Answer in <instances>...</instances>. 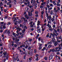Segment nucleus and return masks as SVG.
<instances>
[{
	"label": "nucleus",
	"instance_id": "obj_14",
	"mask_svg": "<svg viewBox=\"0 0 62 62\" xmlns=\"http://www.w3.org/2000/svg\"><path fill=\"white\" fill-rule=\"evenodd\" d=\"M38 33H40L41 32V31L40 30V29H38L37 30Z\"/></svg>",
	"mask_w": 62,
	"mask_h": 62
},
{
	"label": "nucleus",
	"instance_id": "obj_64",
	"mask_svg": "<svg viewBox=\"0 0 62 62\" xmlns=\"http://www.w3.org/2000/svg\"><path fill=\"white\" fill-rule=\"evenodd\" d=\"M55 25H53V28H55Z\"/></svg>",
	"mask_w": 62,
	"mask_h": 62
},
{
	"label": "nucleus",
	"instance_id": "obj_2",
	"mask_svg": "<svg viewBox=\"0 0 62 62\" xmlns=\"http://www.w3.org/2000/svg\"><path fill=\"white\" fill-rule=\"evenodd\" d=\"M32 9H31V12H28V15L29 16H32V12H33V11H34V9L33 8H32Z\"/></svg>",
	"mask_w": 62,
	"mask_h": 62
},
{
	"label": "nucleus",
	"instance_id": "obj_32",
	"mask_svg": "<svg viewBox=\"0 0 62 62\" xmlns=\"http://www.w3.org/2000/svg\"><path fill=\"white\" fill-rule=\"evenodd\" d=\"M44 11H42L41 12V13L42 14V15H41V16H42V15L43 14V13H44Z\"/></svg>",
	"mask_w": 62,
	"mask_h": 62
},
{
	"label": "nucleus",
	"instance_id": "obj_60",
	"mask_svg": "<svg viewBox=\"0 0 62 62\" xmlns=\"http://www.w3.org/2000/svg\"><path fill=\"white\" fill-rule=\"evenodd\" d=\"M16 60L17 61H19V58H18V57L16 58Z\"/></svg>",
	"mask_w": 62,
	"mask_h": 62
},
{
	"label": "nucleus",
	"instance_id": "obj_43",
	"mask_svg": "<svg viewBox=\"0 0 62 62\" xmlns=\"http://www.w3.org/2000/svg\"><path fill=\"white\" fill-rule=\"evenodd\" d=\"M18 47V48H17V49H18L19 48V49H20V48H22V47H23V45H21L20 46V47Z\"/></svg>",
	"mask_w": 62,
	"mask_h": 62
},
{
	"label": "nucleus",
	"instance_id": "obj_45",
	"mask_svg": "<svg viewBox=\"0 0 62 62\" xmlns=\"http://www.w3.org/2000/svg\"><path fill=\"white\" fill-rule=\"evenodd\" d=\"M58 35V33H56L55 34V36L56 37H57Z\"/></svg>",
	"mask_w": 62,
	"mask_h": 62
},
{
	"label": "nucleus",
	"instance_id": "obj_22",
	"mask_svg": "<svg viewBox=\"0 0 62 62\" xmlns=\"http://www.w3.org/2000/svg\"><path fill=\"white\" fill-rule=\"evenodd\" d=\"M28 42V41L27 40L26 41H25V42L24 43V44L26 45L27 44H28V42Z\"/></svg>",
	"mask_w": 62,
	"mask_h": 62
},
{
	"label": "nucleus",
	"instance_id": "obj_31",
	"mask_svg": "<svg viewBox=\"0 0 62 62\" xmlns=\"http://www.w3.org/2000/svg\"><path fill=\"white\" fill-rule=\"evenodd\" d=\"M47 26H48V27H50V26H51L50 25V24L48 23L47 25Z\"/></svg>",
	"mask_w": 62,
	"mask_h": 62
},
{
	"label": "nucleus",
	"instance_id": "obj_61",
	"mask_svg": "<svg viewBox=\"0 0 62 62\" xmlns=\"http://www.w3.org/2000/svg\"><path fill=\"white\" fill-rule=\"evenodd\" d=\"M61 2L60 1V0H58V1L57 2V3H60Z\"/></svg>",
	"mask_w": 62,
	"mask_h": 62
},
{
	"label": "nucleus",
	"instance_id": "obj_3",
	"mask_svg": "<svg viewBox=\"0 0 62 62\" xmlns=\"http://www.w3.org/2000/svg\"><path fill=\"white\" fill-rule=\"evenodd\" d=\"M26 30H25V29H23V30H22V32L23 34H22L21 35V36H20L21 38H23V35H24V33H25V31Z\"/></svg>",
	"mask_w": 62,
	"mask_h": 62
},
{
	"label": "nucleus",
	"instance_id": "obj_50",
	"mask_svg": "<svg viewBox=\"0 0 62 62\" xmlns=\"http://www.w3.org/2000/svg\"><path fill=\"white\" fill-rule=\"evenodd\" d=\"M50 17L49 18V21H51V20H52V17H51V16H50Z\"/></svg>",
	"mask_w": 62,
	"mask_h": 62
},
{
	"label": "nucleus",
	"instance_id": "obj_41",
	"mask_svg": "<svg viewBox=\"0 0 62 62\" xmlns=\"http://www.w3.org/2000/svg\"><path fill=\"white\" fill-rule=\"evenodd\" d=\"M7 25H10V22H8V23L7 24Z\"/></svg>",
	"mask_w": 62,
	"mask_h": 62
},
{
	"label": "nucleus",
	"instance_id": "obj_4",
	"mask_svg": "<svg viewBox=\"0 0 62 62\" xmlns=\"http://www.w3.org/2000/svg\"><path fill=\"white\" fill-rule=\"evenodd\" d=\"M4 34H5V33H7L8 35L9 34H10V32L8 30H6L5 31V32H3Z\"/></svg>",
	"mask_w": 62,
	"mask_h": 62
},
{
	"label": "nucleus",
	"instance_id": "obj_5",
	"mask_svg": "<svg viewBox=\"0 0 62 62\" xmlns=\"http://www.w3.org/2000/svg\"><path fill=\"white\" fill-rule=\"evenodd\" d=\"M19 41H20V39H17L15 40L14 42L16 43V44H18L19 43Z\"/></svg>",
	"mask_w": 62,
	"mask_h": 62
},
{
	"label": "nucleus",
	"instance_id": "obj_36",
	"mask_svg": "<svg viewBox=\"0 0 62 62\" xmlns=\"http://www.w3.org/2000/svg\"><path fill=\"white\" fill-rule=\"evenodd\" d=\"M16 32L17 33L18 35H19V31H18V30H17L16 31Z\"/></svg>",
	"mask_w": 62,
	"mask_h": 62
},
{
	"label": "nucleus",
	"instance_id": "obj_40",
	"mask_svg": "<svg viewBox=\"0 0 62 62\" xmlns=\"http://www.w3.org/2000/svg\"><path fill=\"white\" fill-rule=\"evenodd\" d=\"M24 29H27V27H26V26L25 25V26H24Z\"/></svg>",
	"mask_w": 62,
	"mask_h": 62
},
{
	"label": "nucleus",
	"instance_id": "obj_16",
	"mask_svg": "<svg viewBox=\"0 0 62 62\" xmlns=\"http://www.w3.org/2000/svg\"><path fill=\"white\" fill-rule=\"evenodd\" d=\"M53 18L51 19L52 22H53L54 21V18L55 17L54 16H53Z\"/></svg>",
	"mask_w": 62,
	"mask_h": 62
},
{
	"label": "nucleus",
	"instance_id": "obj_21",
	"mask_svg": "<svg viewBox=\"0 0 62 62\" xmlns=\"http://www.w3.org/2000/svg\"><path fill=\"white\" fill-rule=\"evenodd\" d=\"M50 14H51V15H54V13L52 11L50 12Z\"/></svg>",
	"mask_w": 62,
	"mask_h": 62
},
{
	"label": "nucleus",
	"instance_id": "obj_8",
	"mask_svg": "<svg viewBox=\"0 0 62 62\" xmlns=\"http://www.w3.org/2000/svg\"><path fill=\"white\" fill-rule=\"evenodd\" d=\"M54 46H57V45H58V42H57V41H55L54 42Z\"/></svg>",
	"mask_w": 62,
	"mask_h": 62
},
{
	"label": "nucleus",
	"instance_id": "obj_19",
	"mask_svg": "<svg viewBox=\"0 0 62 62\" xmlns=\"http://www.w3.org/2000/svg\"><path fill=\"white\" fill-rule=\"evenodd\" d=\"M50 51L52 52H53L54 51V49H50Z\"/></svg>",
	"mask_w": 62,
	"mask_h": 62
},
{
	"label": "nucleus",
	"instance_id": "obj_47",
	"mask_svg": "<svg viewBox=\"0 0 62 62\" xmlns=\"http://www.w3.org/2000/svg\"><path fill=\"white\" fill-rule=\"evenodd\" d=\"M52 22H51V21H48V23H51Z\"/></svg>",
	"mask_w": 62,
	"mask_h": 62
},
{
	"label": "nucleus",
	"instance_id": "obj_13",
	"mask_svg": "<svg viewBox=\"0 0 62 62\" xmlns=\"http://www.w3.org/2000/svg\"><path fill=\"white\" fill-rule=\"evenodd\" d=\"M37 26H39V25H40V22L39 21H38V22H37Z\"/></svg>",
	"mask_w": 62,
	"mask_h": 62
},
{
	"label": "nucleus",
	"instance_id": "obj_58",
	"mask_svg": "<svg viewBox=\"0 0 62 62\" xmlns=\"http://www.w3.org/2000/svg\"><path fill=\"white\" fill-rule=\"evenodd\" d=\"M33 23V22H31L29 23L30 24H32Z\"/></svg>",
	"mask_w": 62,
	"mask_h": 62
},
{
	"label": "nucleus",
	"instance_id": "obj_56",
	"mask_svg": "<svg viewBox=\"0 0 62 62\" xmlns=\"http://www.w3.org/2000/svg\"><path fill=\"white\" fill-rule=\"evenodd\" d=\"M25 18H24V17H22L21 18V19H23V21L24 20V19H25Z\"/></svg>",
	"mask_w": 62,
	"mask_h": 62
},
{
	"label": "nucleus",
	"instance_id": "obj_10",
	"mask_svg": "<svg viewBox=\"0 0 62 62\" xmlns=\"http://www.w3.org/2000/svg\"><path fill=\"white\" fill-rule=\"evenodd\" d=\"M57 42L58 43V42H59V43H60V41H61V40H59L58 39H59V36L57 37Z\"/></svg>",
	"mask_w": 62,
	"mask_h": 62
},
{
	"label": "nucleus",
	"instance_id": "obj_20",
	"mask_svg": "<svg viewBox=\"0 0 62 62\" xmlns=\"http://www.w3.org/2000/svg\"><path fill=\"white\" fill-rule=\"evenodd\" d=\"M25 17L27 19H28L29 18V16H25Z\"/></svg>",
	"mask_w": 62,
	"mask_h": 62
},
{
	"label": "nucleus",
	"instance_id": "obj_15",
	"mask_svg": "<svg viewBox=\"0 0 62 62\" xmlns=\"http://www.w3.org/2000/svg\"><path fill=\"white\" fill-rule=\"evenodd\" d=\"M35 14H37V15H36L35 16H38L39 15L38 14L39 13V12H38L37 11H36L35 12Z\"/></svg>",
	"mask_w": 62,
	"mask_h": 62
},
{
	"label": "nucleus",
	"instance_id": "obj_7",
	"mask_svg": "<svg viewBox=\"0 0 62 62\" xmlns=\"http://www.w3.org/2000/svg\"><path fill=\"white\" fill-rule=\"evenodd\" d=\"M7 51H5L3 53V54L4 55L3 57H4L7 56Z\"/></svg>",
	"mask_w": 62,
	"mask_h": 62
},
{
	"label": "nucleus",
	"instance_id": "obj_9",
	"mask_svg": "<svg viewBox=\"0 0 62 62\" xmlns=\"http://www.w3.org/2000/svg\"><path fill=\"white\" fill-rule=\"evenodd\" d=\"M31 4H32L33 3V4H34L36 3V1H35V0H31Z\"/></svg>",
	"mask_w": 62,
	"mask_h": 62
},
{
	"label": "nucleus",
	"instance_id": "obj_48",
	"mask_svg": "<svg viewBox=\"0 0 62 62\" xmlns=\"http://www.w3.org/2000/svg\"><path fill=\"white\" fill-rule=\"evenodd\" d=\"M31 48V47H29L28 48V50H30Z\"/></svg>",
	"mask_w": 62,
	"mask_h": 62
},
{
	"label": "nucleus",
	"instance_id": "obj_33",
	"mask_svg": "<svg viewBox=\"0 0 62 62\" xmlns=\"http://www.w3.org/2000/svg\"><path fill=\"white\" fill-rule=\"evenodd\" d=\"M45 12L46 13V15L47 16H49V15H48V14L47 13V11H46Z\"/></svg>",
	"mask_w": 62,
	"mask_h": 62
},
{
	"label": "nucleus",
	"instance_id": "obj_42",
	"mask_svg": "<svg viewBox=\"0 0 62 62\" xmlns=\"http://www.w3.org/2000/svg\"><path fill=\"white\" fill-rule=\"evenodd\" d=\"M14 37H16V36H18V34H15L14 35Z\"/></svg>",
	"mask_w": 62,
	"mask_h": 62
},
{
	"label": "nucleus",
	"instance_id": "obj_59",
	"mask_svg": "<svg viewBox=\"0 0 62 62\" xmlns=\"http://www.w3.org/2000/svg\"><path fill=\"white\" fill-rule=\"evenodd\" d=\"M44 59H45V60H47V58L46 57L44 58Z\"/></svg>",
	"mask_w": 62,
	"mask_h": 62
},
{
	"label": "nucleus",
	"instance_id": "obj_39",
	"mask_svg": "<svg viewBox=\"0 0 62 62\" xmlns=\"http://www.w3.org/2000/svg\"><path fill=\"white\" fill-rule=\"evenodd\" d=\"M49 5L50 7H53L54 6V5H53V4H50Z\"/></svg>",
	"mask_w": 62,
	"mask_h": 62
},
{
	"label": "nucleus",
	"instance_id": "obj_27",
	"mask_svg": "<svg viewBox=\"0 0 62 62\" xmlns=\"http://www.w3.org/2000/svg\"><path fill=\"white\" fill-rule=\"evenodd\" d=\"M57 6H58V7H59L60 6V4H59V3H57Z\"/></svg>",
	"mask_w": 62,
	"mask_h": 62
},
{
	"label": "nucleus",
	"instance_id": "obj_63",
	"mask_svg": "<svg viewBox=\"0 0 62 62\" xmlns=\"http://www.w3.org/2000/svg\"><path fill=\"white\" fill-rule=\"evenodd\" d=\"M39 50H40V49L42 48V47H41V46H39Z\"/></svg>",
	"mask_w": 62,
	"mask_h": 62
},
{
	"label": "nucleus",
	"instance_id": "obj_49",
	"mask_svg": "<svg viewBox=\"0 0 62 62\" xmlns=\"http://www.w3.org/2000/svg\"><path fill=\"white\" fill-rule=\"evenodd\" d=\"M36 52H37V51H36V49H35L34 50V53L35 54V53H36Z\"/></svg>",
	"mask_w": 62,
	"mask_h": 62
},
{
	"label": "nucleus",
	"instance_id": "obj_6",
	"mask_svg": "<svg viewBox=\"0 0 62 62\" xmlns=\"http://www.w3.org/2000/svg\"><path fill=\"white\" fill-rule=\"evenodd\" d=\"M59 47H56L55 48V49H62V47L61 46V45H60V44H59Z\"/></svg>",
	"mask_w": 62,
	"mask_h": 62
},
{
	"label": "nucleus",
	"instance_id": "obj_23",
	"mask_svg": "<svg viewBox=\"0 0 62 62\" xmlns=\"http://www.w3.org/2000/svg\"><path fill=\"white\" fill-rule=\"evenodd\" d=\"M26 9V11H28V10H29V8H25V9Z\"/></svg>",
	"mask_w": 62,
	"mask_h": 62
},
{
	"label": "nucleus",
	"instance_id": "obj_57",
	"mask_svg": "<svg viewBox=\"0 0 62 62\" xmlns=\"http://www.w3.org/2000/svg\"><path fill=\"white\" fill-rule=\"evenodd\" d=\"M39 60V58L37 57V58L35 59V60H36V61H38Z\"/></svg>",
	"mask_w": 62,
	"mask_h": 62
},
{
	"label": "nucleus",
	"instance_id": "obj_12",
	"mask_svg": "<svg viewBox=\"0 0 62 62\" xmlns=\"http://www.w3.org/2000/svg\"><path fill=\"white\" fill-rule=\"evenodd\" d=\"M53 55H51L49 58V60H51V59H52L53 58Z\"/></svg>",
	"mask_w": 62,
	"mask_h": 62
},
{
	"label": "nucleus",
	"instance_id": "obj_26",
	"mask_svg": "<svg viewBox=\"0 0 62 62\" xmlns=\"http://www.w3.org/2000/svg\"><path fill=\"white\" fill-rule=\"evenodd\" d=\"M45 50V47H44L43 49H42V51H44Z\"/></svg>",
	"mask_w": 62,
	"mask_h": 62
},
{
	"label": "nucleus",
	"instance_id": "obj_18",
	"mask_svg": "<svg viewBox=\"0 0 62 62\" xmlns=\"http://www.w3.org/2000/svg\"><path fill=\"white\" fill-rule=\"evenodd\" d=\"M17 29H18V30L19 31H20L21 30H22V29L19 28H17Z\"/></svg>",
	"mask_w": 62,
	"mask_h": 62
},
{
	"label": "nucleus",
	"instance_id": "obj_44",
	"mask_svg": "<svg viewBox=\"0 0 62 62\" xmlns=\"http://www.w3.org/2000/svg\"><path fill=\"white\" fill-rule=\"evenodd\" d=\"M42 31H44V30H45V28L43 29V28H42Z\"/></svg>",
	"mask_w": 62,
	"mask_h": 62
},
{
	"label": "nucleus",
	"instance_id": "obj_38",
	"mask_svg": "<svg viewBox=\"0 0 62 62\" xmlns=\"http://www.w3.org/2000/svg\"><path fill=\"white\" fill-rule=\"evenodd\" d=\"M49 30H50V31H51V30L52 29V27H51V26L50 27H49Z\"/></svg>",
	"mask_w": 62,
	"mask_h": 62
},
{
	"label": "nucleus",
	"instance_id": "obj_11",
	"mask_svg": "<svg viewBox=\"0 0 62 62\" xmlns=\"http://www.w3.org/2000/svg\"><path fill=\"white\" fill-rule=\"evenodd\" d=\"M24 23H27V22H28V21L27 20H26V18H25V19H24Z\"/></svg>",
	"mask_w": 62,
	"mask_h": 62
},
{
	"label": "nucleus",
	"instance_id": "obj_24",
	"mask_svg": "<svg viewBox=\"0 0 62 62\" xmlns=\"http://www.w3.org/2000/svg\"><path fill=\"white\" fill-rule=\"evenodd\" d=\"M24 15H25V16H28L27 14H26V12L25 11V12L24 13Z\"/></svg>",
	"mask_w": 62,
	"mask_h": 62
},
{
	"label": "nucleus",
	"instance_id": "obj_1",
	"mask_svg": "<svg viewBox=\"0 0 62 62\" xmlns=\"http://www.w3.org/2000/svg\"><path fill=\"white\" fill-rule=\"evenodd\" d=\"M59 10H60V8L58 7H57V9L56 8H54L53 10L54 12H55V13H57L59 11Z\"/></svg>",
	"mask_w": 62,
	"mask_h": 62
},
{
	"label": "nucleus",
	"instance_id": "obj_34",
	"mask_svg": "<svg viewBox=\"0 0 62 62\" xmlns=\"http://www.w3.org/2000/svg\"><path fill=\"white\" fill-rule=\"evenodd\" d=\"M32 41V39H30L28 41V42H31V41Z\"/></svg>",
	"mask_w": 62,
	"mask_h": 62
},
{
	"label": "nucleus",
	"instance_id": "obj_37",
	"mask_svg": "<svg viewBox=\"0 0 62 62\" xmlns=\"http://www.w3.org/2000/svg\"><path fill=\"white\" fill-rule=\"evenodd\" d=\"M52 46H51V45H50L48 46V48H50V47H51Z\"/></svg>",
	"mask_w": 62,
	"mask_h": 62
},
{
	"label": "nucleus",
	"instance_id": "obj_25",
	"mask_svg": "<svg viewBox=\"0 0 62 62\" xmlns=\"http://www.w3.org/2000/svg\"><path fill=\"white\" fill-rule=\"evenodd\" d=\"M52 3H53V4L54 5H56V3L55 2V1H53L52 2Z\"/></svg>",
	"mask_w": 62,
	"mask_h": 62
},
{
	"label": "nucleus",
	"instance_id": "obj_30",
	"mask_svg": "<svg viewBox=\"0 0 62 62\" xmlns=\"http://www.w3.org/2000/svg\"><path fill=\"white\" fill-rule=\"evenodd\" d=\"M44 6H42L41 5H40V8H42L43 7H44Z\"/></svg>",
	"mask_w": 62,
	"mask_h": 62
},
{
	"label": "nucleus",
	"instance_id": "obj_51",
	"mask_svg": "<svg viewBox=\"0 0 62 62\" xmlns=\"http://www.w3.org/2000/svg\"><path fill=\"white\" fill-rule=\"evenodd\" d=\"M25 58H26V56H24L23 57V59H25Z\"/></svg>",
	"mask_w": 62,
	"mask_h": 62
},
{
	"label": "nucleus",
	"instance_id": "obj_53",
	"mask_svg": "<svg viewBox=\"0 0 62 62\" xmlns=\"http://www.w3.org/2000/svg\"><path fill=\"white\" fill-rule=\"evenodd\" d=\"M49 1H46V3L47 5H48V4L49 3Z\"/></svg>",
	"mask_w": 62,
	"mask_h": 62
},
{
	"label": "nucleus",
	"instance_id": "obj_17",
	"mask_svg": "<svg viewBox=\"0 0 62 62\" xmlns=\"http://www.w3.org/2000/svg\"><path fill=\"white\" fill-rule=\"evenodd\" d=\"M32 55H33V52H32V51L30 52V55L31 56H32Z\"/></svg>",
	"mask_w": 62,
	"mask_h": 62
},
{
	"label": "nucleus",
	"instance_id": "obj_54",
	"mask_svg": "<svg viewBox=\"0 0 62 62\" xmlns=\"http://www.w3.org/2000/svg\"><path fill=\"white\" fill-rule=\"evenodd\" d=\"M54 30L55 32V33H57V31H56V30H55V29H54Z\"/></svg>",
	"mask_w": 62,
	"mask_h": 62
},
{
	"label": "nucleus",
	"instance_id": "obj_35",
	"mask_svg": "<svg viewBox=\"0 0 62 62\" xmlns=\"http://www.w3.org/2000/svg\"><path fill=\"white\" fill-rule=\"evenodd\" d=\"M36 56V57L37 58H39V57H38V56H39V55L38 54H36L35 55Z\"/></svg>",
	"mask_w": 62,
	"mask_h": 62
},
{
	"label": "nucleus",
	"instance_id": "obj_46",
	"mask_svg": "<svg viewBox=\"0 0 62 62\" xmlns=\"http://www.w3.org/2000/svg\"><path fill=\"white\" fill-rule=\"evenodd\" d=\"M49 33H48L47 35L46 36V38H48L49 37Z\"/></svg>",
	"mask_w": 62,
	"mask_h": 62
},
{
	"label": "nucleus",
	"instance_id": "obj_62",
	"mask_svg": "<svg viewBox=\"0 0 62 62\" xmlns=\"http://www.w3.org/2000/svg\"><path fill=\"white\" fill-rule=\"evenodd\" d=\"M29 8H32V6L30 5V6H29Z\"/></svg>",
	"mask_w": 62,
	"mask_h": 62
},
{
	"label": "nucleus",
	"instance_id": "obj_52",
	"mask_svg": "<svg viewBox=\"0 0 62 62\" xmlns=\"http://www.w3.org/2000/svg\"><path fill=\"white\" fill-rule=\"evenodd\" d=\"M46 7H47V8H50V6L49 5H46Z\"/></svg>",
	"mask_w": 62,
	"mask_h": 62
},
{
	"label": "nucleus",
	"instance_id": "obj_29",
	"mask_svg": "<svg viewBox=\"0 0 62 62\" xmlns=\"http://www.w3.org/2000/svg\"><path fill=\"white\" fill-rule=\"evenodd\" d=\"M60 50H61V49H56L55 51H56V52H59V51H60Z\"/></svg>",
	"mask_w": 62,
	"mask_h": 62
},
{
	"label": "nucleus",
	"instance_id": "obj_55",
	"mask_svg": "<svg viewBox=\"0 0 62 62\" xmlns=\"http://www.w3.org/2000/svg\"><path fill=\"white\" fill-rule=\"evenodd\" d=\"M14 46H15V47H17V45L16 44H15L14 45Z\"/></svg>",
	"mask_w": 62,
	"mask_h": 62
},
{
	"label": "nucleus",
	"instance_id": "obj_28",
	"mask_svg": "<svg viewBox=\"0 0 62 62\" xmlns=\"http://www.w3.org/2000/svg\"><path fill=\"white\" fill-rule=\"evenodd\" d=\"M27 48H28V45H27V44H26L25 45V49H27Z\"/></svg>",
	"mask_w": 62,
	"mask_h": 62
}]
</instances>
